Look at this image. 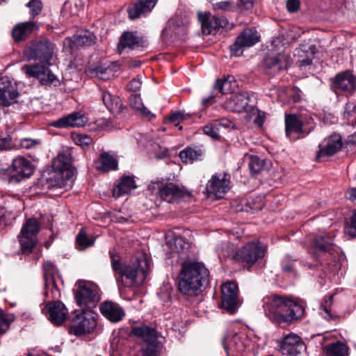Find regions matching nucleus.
I'll list each match as a JSON object with an SVG mask.
<instances>
[{
  "instance_id": "f257e3e1",
  "label": "nucleus",
  "mask_w": 356,
  "mask_h": 356,
  "mask_svg": "<svg viewBox=\"0 0 356 356\" xmlns=\"http://www.w3.org/2000/svg\"><path fill=\"white\" fill-rule=\"evenodd\" d=\"M112 268L118 284L125 287H134L140 285L145 280L149 266L146 259L136 258L129 263H122L120 257L110 252Z\"/></svg>"
},
{
  "instance_id": "f03ea898",
  "label": "nucleus",
  "mask_w": 356,
  "mask_h": 356,
  "mask_svg": "<svg viewBox=\"0 0 356 356\" xmlns=\"http://www.w3.org/2000/svg\"><path fill=\"white\" fill-rule=\"evenodd\" d=\"M209 272L200 261L187 260L181 264L178 275V286L184 295L194 296L202 291V287L209 282Z\"/></svg>"
},
{
  "instance_id": "7ed1b4c3",
  "label": "nucleus",
  "mask_w": 356,
  "mask_h": 356,
  "mask_svg": "<svg viewBox=\"0 0 356 356\" xmlns=\"http://www.w3.org/2000/svg\"><path fill=\"white\" fill-rule=\"evenodd\" d=\"M57 51L54 44L47 40H42L32 41L24 54L27 60H39L41 63L51 65Z\"/></svg>"
},
{
  "instance_id": "20e7f679",
  "label": "nucleus",
  "mask_w": 356,
  "mask_h": 356,
  "mask_svg": "<svg viewBox=\"0 0 356 356\" xmlns=\"http://www.w3.org/2000/svg\"><path fill=\"white\" fill-rule=\"evenodd\" d=\"M40 229V223L36 218H29L24 224L18 236L23 254L32 252L37 243V235Z\"/></svg>"
},
{
  "instance_id": "39448f33",
  "label": "nucleus",
  "mask_w": 356,
  "mask_h": 356,
  "mask_svg": "<svg viewBox=\"0 0 356 356\" xmlns=\"http://www.w3.org/2000/svg\"><path fill=\"white\" fill-rule=\"evenodd\" d=\"M72 156L69 150L61 152L52 161V168L56 174L58 181L56 184L62 187L69 180L72 172L70 170Z\"/></svg>"
},
{
  "instance_id": "423d86ee",
  "label": "nucleus",
  "mask_w": 356,
  "mask_h": 356,
  "mask_svg": "<svg viewBox=\"0 0 356 356\" xmlns=\"http://www.w3.org/2000/svg\"><path fill=\"white\" fill-rule=\"evenodd\" d=\"M149 188L156 190V196L158 199L168 203H175L179 201L184 195V189L175 184H161L159 181L152 182Z\"/></svg>"
},
{
  "instance_id": "0eeeda50",
  "label": "nucleus",
  "mask_w": 356,
  "mask_h": 356,
  "mask_svg": "<svg viewBox=\"0 0 356 356\" xmlns=\"http://www.w3.org/2000/svg\"><path fill=\"white\" fill-rule=\"evenodd\" d=\"M22 72L27 78L38 79L42 85L54 86L59 85V79L49 68L39 64L24 65L21 67Z\"/></svg>"
},
{
  "instance_id": "6e6552de",
  "label": "nucleus",
  "mask_w": 356,
  "mask_h": 356,
  "mask_svg": "<svg viewBox=\"0 0 356 356\" xmlns=\"http://www.w3.org/2000/svg\"><path fill=\"white\" fill-rule=\"evenodd\" d=\"M97 325V314L92 309H82L77 314L72 326V332L75 335H81L92 332Z\"/></svg>"
},
{
  "instance_id": "1a4fd4ad",
  "label": "nucleus",
  "mask_w": 356,
  "mask_h": 356,
  "mask_svg": "<svg viewBox=\"0 0 356 356\" xmlns=\"http://www.w3.org/2000/svg\"><path fill=\"white\" fill-rule=\"evenodd\" d=\"M34 171L30 161L24 157L15 158L10 167V175L8 177L10 183H19L22 179L30 177Z\"/></svg>"
},
{
  "instance_id": "9d476101",
  "label": "nucleus",
  "mask_w": 356,
  "mask_h": 356,
  "mask_svg": "<svg viewBox=\"0 0 356 356\" xmlns=\"http://www.w3.org/2000/svg\"><path fill=\"white\" fill-rule=\"evenodd\" d=\"M306 349V346L300 337L291 332L278 341V350L283 355L297 356Z\"/></svg>"
},
{
  "instance_id": "9b49d317",
  "label": "nucleus",
  "mask_w": 356,
  "mask_h": 356,
  "mask_svg": "<svg viewBox=\"0 0 356 356\" xmlns=\"http://www.w3.org/2000/svg\"><path fill=\"white\" fill-rule=\"evenodd\" d=\"M77 305L82 309H92L99 300L97 288L90 284L81 285L75 291Z\"/></svg>"
},
{
  "instance_id": "f8f14e48",
  "label": "nucleus",
  "mask_w": 356,
  "mask_h": 356,
  "mask_svg": "<svg viewBox=\"0 0 356 356\" xmlns=\"http://www.w3.org/2000/svg\"><path fill=\"white\" fill-rule=\"evenodd\" d=\"M287 299L283 296H270L264 298L263 307L265 315L272 321L286 320L288 316H283L280 314L282 308L284 307V302Z\"/></svg>"
},
{
  "instance_id": "ddd939ff",
  "label": "nucleus",
  "mask_w": 356,
  "mask_h": 356,
  "mask_svg": "<svg viewBox=\"0 0 356 356\" xmlns=\"http://www.w3.org/2000/svg\"><path fill=\"white\" fill-rule=\"evenodd\" d=\"M230 188L229 176L226 173H216L208 181L206 190L217 199L222 198Z\"/></svg>"
},
{
  "instance_id": "4468645a",
  "label": "nucleus",
  "mask_w": 356,
  "mask_h": 356,
  "mask_svg": "<svg viewBox=\"0 0 356 356\" xmlns=\"http://www.w3.org/2000/svg\"><path fill=\"white\" fill-rule=\"evenodd\" d=\"M260 35L254 29H247L236 38L235 42L230 46L232 55L238 56L245 48L250 47L259 41Z\"/></svg>"
},
{
  "instance_id": "2eb2a0df",
  "label": "nucleus",
  "mask_w": 356,
  "mask_h": 356,
  "mask_svg": "<svg viewBox=\"0 0 356 356\" xmlns=\"http://www.w3.org/2000/svg\"><path fill=\"white\" fill-rule=\"evenodd\" d=\"M221 305L229 314H234L240 303L238 298V287L235 282H228L222 286Z\"/></svg>"
},
{
  "instance_id": "dca6fc26",
  "label": "nucleus",
  "mask_w": 356,
  "mask_h": 356,
  "mask_svg": "<svg viewBox=\"0 0 356 356\" xmlns=\"http://www.w3.org/2000/svg\"><path fill=\"white\" fill-rule=\"evenodd\" d=\"M265 247L259 243L251 242L245 244L238 253L240 261L251 267L256 261L264 257Z\"/></svg>"
},
{
  "instance_id": "f3484780",
  "label": "nucleus",
  "mask_w": 356,
  "mask_h": 356,
  "mask_svg": "<svg viewBox=\"0 0 356 356\" xmlns=\"http://www.w3.org/2000/svg\"><path fill=\"white\" fill-rule=\"evenodd\" d=\"M264 65L266 73L273 76L288 68L290 57L285 54H268L265 58Z\"/></svg>"
},
{
  "instance_id": "a211bd4d",
  "label": "nucleus",
  "mask_w": 356,
  "mask_h": 356,
  "mask_svg": "<svg viewBox=\"0 0 356 356\" xmlns=\"http://www.w3.org/2000/svg\"><path fill=\"white\" fill-rule=\"evenodd\" d=\"M342 147L341 138L339 135H332L324 139L319 145V150L316 159L319 160L325 156H332Z\"/></svg>"
},
{
  "instance_id": "6ab92c4d",
  "label": "nucleus",
  "mask_w": 356,
  "mask_h": 356,
  "mask_svg": "<svg viewBox=\"0 0 356 356\" xmlns=\"http://www.w3.org/2000/svg\"><path fill=\"white\" fill-rule=\"evenodd\" d=\"M304 314V307L300 304L295 302L293 300L287 299L284 302V307L282 308L280 314L283 316H288L287 321L280 320L274 321L273 323L277 324L291 323L293 321L302 317Z\"/></svg>"
},
{
  "instance_id": "aec40b11",
  "label": "nucleus",
  "mask_w": 356,
  "mask_h": 356,
  "mask_svg": "<svg viewBox=\"0 0 356 356\" xmlns=\"http://www.w3.org/2000/svg\"><path fill=\"white\" fill-rule=\"evenodd\" d=\"M250 95L247 92L234 93L232 95L228 101L225 103V107L233 112L241 113L243 111L248 112Z\"/></svg>"
},
{
  "instance_id": "412c9836",
  "label": "nucleus",
  "mask_w": 356,
  "mask_h": 356,
  "mask_svg": "<svg viewBox=\"0 0 356 356\" xmlns=\"http://www.w3.org/2000/svg\"><path fill=\"white\" fill-rule=\"evenodd\" d=\"M87 122V118L84 114L79 112H74L63 116L51 123V125L56 128L80 127Z\"/></svg>"
},
{
  "instance_id": "4be33fe9",
  "label": "nucleus",
  "mask_w": 356,
  "mask_h": 356,
  "mask_svg": "<svg viewBox=\"0 0 356 356\" xmlns=\"http://www.w3.org/2000/svg\"><path fill=\"white\" fill-rule=\"evenodd\" d=\"M157 0H138L128 8L129 17L135 19L150 13L156 3Z\"/></svg>"
},
{
  "instance_id": "5701e85b",
  "label": "nucleus",
  "mask_w": 356,
  "mask_h": 356,
  "mask_svg": "<svg viewBox=\"0 0 356 356\" xmlns=\"http://www.w3.org/2000/svg\"><path fill=\"white\" fill-rule=\"evenodd\" d=\"M285 132L286 136L291 140L304 137L302 124L296 115H286L285 116Z\"/></svg>"
},
{
  "instance_id": "b1692460",
  "label": "nucleus",
  "mask_w": 356,
  "mask_h": 356,
  "mask_svg": "<svg viewBox=\"0 0 356 356\" xmlns=\"http://www.w3.org/2000/svg\"><path fill=\"white\" fill-rule=\"evenodd\" d=\"M102 314L111 322L120 321L125 313L122 307L111 301H105L100 306Z\"/></svg>"
},
{
  "instance_id": "393cba45",
  "label": "nucleus",
  "mask_w": 356,
  "mask_h": 356,
  "mask_svg": "<svg viewBox=\"0 0 356 356\" xmlns=\"http://www.w3.org/2000/svg\"><path fill=\"white\" fill-rule=\"evenodd\" d=\"M334 86L341 91L352 92L356 89V77L350 71L341 72L335 77Z\"/></svg>"
},
{
  "instance_id": "a878e982",
  "label": "nucleus",
  "mask_w": 356,
  "mask_h": 356,
  "mask_svg": "<svg viewBox=\"0 0 356 356\" xmlns=\"http://www.w3.org/2000/svg\"><path fill=\"white\" fill-rule=\"evenodd\" d=\"M48 318L55 325L63 323L67 316V310L61 302H54L48 304Z\"/></svg>"
},
{
  "instance_id": "bb28decb",
  "label": "nucleus",
  "mask_w": 356,
  "mask_h": 356,
  "mask_svg": "<svg viewBox=\"0 0 356 356\" xmlns=\"http://www.w3.org/2000/svg\"><path fill=\"white\" fill-rule=\"evenodd\" d=\"M223 347L229 356V350L242 353L245 350V346L240 337L235 332L229 331L223 338Z\"/></svg>"
},
{
  "instance_id": "cd10ccee",
  "label": "nucleus",
  "mask_w": 356,
  "mask_h": 356,
  "mask_svg": "<svg viewBox=\"0 0 356 356\" xmlns=\"http://www.w3.org/2000/svg\"><path fill=\"white\" fill-rule=\"evenodd\" d=\"M333 249V238L330 236H317L312 241L311 252L315 255L325 252H331Z\"/></svg>"
},
{
  "instance_id": "c85d7f7f",
  "label": "nucleus",
  "mask_w": 356,
  "mask_h": 356,
  "mask_svg": "<svg viewBox=\"0 0 356 356\" xmlns=\"http://www.w3.org/2000/svg\"><path fill=\"white\" fill-rule=\"evenodd\" d=\"M136 188V184L133 177L129 175L122 176L115 187L113 190V195L115 198L129 193Z\"/></svg>"
},
{
  "instance_id": "c756f323",
  "label": "nucleus",
  "mask_w": 356,
  "mask_h": 356,
  "mask_svg": "<svg viewBox=\"0 0 356 356\" xmlns=\"http://www.w3.org/2000/svg\"><path fill=\"white\" fill-rule=\"evenodd\" d=\"M38 29V26L31 21L19 23L14 26L12 35L15 41H21Z\"/></svg>"
},
{
  "instance_id": "7c9ffc66",
  "label": "nucleus",
  "mask_w": 356,
  "mask_h": 356,
  "mask_svg": "<svg viewBox=\"0 0 356 356\" xmlns=\"http://www.w3.org/2000/svg\"><path fill=\"white\" fill-rule=\"evenodd\" d=\"M19 92L12 84L0 88V106H9L17 102Z\"/></svg>"
},
{
  "instance_id": "2f4dec72",
  "label": "nucleus",
  "mask_w": 356,
  "mask_h": 356,
  "mask_svg": "<svg viewBox=\"0 0 356 356\" xmlns=\"http://www.w3.org/2000/svg\"><path fill=\"white\" fill-rule=\"evenodd\" d=\"M118 166V161L116 156L108 152L101 154L97 162V169L101 171L115 170Z\"/></svg>"
},
{
  "instance_id": "473e14b6",
  "label": "nucleus",
  "mask_w": 356,
  "mask_h": 356,
  "mask_svg": "<svg viewBox=\"0 0 356 356\" xmlns=\"http://www.w3.org/2000/svg\"><path fill=\"white\" fill-rule=\"evenodd\" d=\"M131 333L140 337L146 343L157 341L156 330L147 325L134 327L131 330Z\"/></svg>"
},
{
  "instance_id": "72a5a7b5",
  "label": "nucleus",
  "mask_w": 356,
  "mask_h": 356,
  "mask_svg": "<svg viewBox=\"0 0 356 356\" xmlns=\"http://www.w3.org/2000/svg\"><path fill=\"white\" fill-rule=\"evenodd\" d=\"M131 333L140 337L146 343L157 341L156 330L147 325L134 327L131 330Z\"/></svg>"
},
{
  "instance_id": "f704fd0d",
  "label": "nucleus",
  "mask_w": 356,
  "mask_h": 356,
  "mask_svg": "<svg viewBox=\"0 0 356 356\" xmlns=\"http://www.w3.org/2000/svg\"><path fill=\"white\" fill-rule=\"evenodd\" d=\"M140 42V38L136 36L135 33L132 32H125L120 38L118 50L121 52V51L125 48L134 49L139 45Z\"/></svg>"
},
{
  "instance_id": "c9c22d12",
  "label": "nucleus",
  "mask_w": 356,
  "mask_h": 356,
  "mask_svg": "<svg viewBox=\"0 0 356 356\" xmlns=\"http://www.w3.org/2000/svg\"><path fill=\"white\" fill-rule=\"evenodd\" d=\"M71 40L76 47L90 46L95 43V36L93 33L85 31L73 35Z\"/></svg>"
},
{
  "instance_id": "e433bc0d",
  "label": "nucleus",
  "mask_w": 356,
  "mask_h": 356,
  "mask_svg": "<svg viewBox=\"0 0 356 356\" xmlns=\"http://www.w3.org/2000/svg\"><path fill=\"white\" fill-rule=\"evenodd\" d=\"M203 152L199 148L186 147L179 152V157L184 163H193L201 159Z\"/></svg>"
},
{
  "instance_id": "4c0bfd02",
  "label": "nucleus",
  "mask_w": 356,
  "mask_h": 356,
  "mask_svg": "<svg viewBox=\"0 0 356 356\" xmlns=\"http://www.w3.org/2000/svg\"><path fill=\"white\" fill-rule=\"evenodd\" d=\"M129 104L133 108L139 111L140 115L143 117L147 118L148 119L154 118V115H153L148 108L144 106L140 95H131L129 97Z\"/></svg>"
},
{
  "instance_id": "58836bf2",
  "label": "nucleus",
  "mask_w": 356,
  "mask_h": 356,
  "mask_svg": "<svg viewBox=\"0 0 356 356\" xmlns=\"http://www.w3.org/2000/svg\"><path fill=\"white\" fill-rule=\"evenodd\" d=\"M102 97L104 105L111 112L116 113L120 110L122 103L119 97L108 92H103Z\"/></svg>"
},
{
  "instance_id": "ea45409f",
  "label": "nucleus",
  "mask_w": 356,
  "mask_h": 356,
  "mask_svg": "<svg viewBox=\"0 0 356 356\" xmlns=\"http://www.w3.org/2000/svg\"><path fill=\"white\" fill-rule=\"evenodd\" d=\"M236 86V83L234 77L232 76H227L223 79H218L216 81L215 84V88L218 89L222 94L232 92Z\"/></svg>"
},
{
  "instance_id": "a19ab883",
  "label": "nucleus",
  "mask_w": 356,
  "mask_h": 356,
  "mask_svg": "<svg viewBox=\"0 0 356 356\" xmlns=\"http://www.w3.org/2000/svg\"><path fill=\"white\" fill-rule=\"evenodd\" d=\"M198 19L201 22L202 29L204 34H211L212 31L215 30V22L213 16L207 13H199Z\"/></svg>"
},
{
  "instance_id": "79ce46f5",
  "label": "nucleus",
  "mask_w": 356,
  "mask_h": 356,
  "mask_svg": "<svg viewBox=\"0 0 356 356\" xmlns=\"http://www.w3.org/2000/svg\"><path fill=\"white\" fill-rule=\"evenodd\" d=\"M325 349L332 356H348V346L339 341L327 345Z\"/></svg>"
},
{
  "instance_id": "37998d69",
  "label": "nucleus",
  "mask_w": 356,
  "mask_h": 356,
  "mask_svg": "<svg viewBox=\"0 0 356 356\" xmlns=\"http://www.w3.org/2000/svg\"><path fill=\"white\" fill-rule=\"evenodd\" d=\"M168 238H170L167 241V245L172 251L178 252L185 248L186 243L181 236L172 234L168 235Z\"/></svg>"
},
{
  "instance_id": "c03bdc74",
  "label": "nucleus",
  "mask_w": 356,
  "mask_h": 356,
  "mask_svg": "<svg viewBox=\"0 0 356 356\" xmlns=\"http://www.w3.org/2000/svg\"><path fill=\"white\" fill-rule=\"evenodd\" d=\"M76 246L79 250H83L94 244L95 239L88 237L86 233L81 230L76 236Z\"/></svg>"
},
{
  "instance_id": "a18cd8bd",
  "label": "nucleus",
  "mask_w": 356,
  "mask_h": 356,
  "mask_svg": "<svg viewBox=\"0 0 356 356\" xmlns=\"http://www.w3.org/2000/svg\"><path fill=\"white\" fill-rule=\"evenodd\" d=\"M45 284L47 286V282L54 284V277L58 273V270L54 264L47 261L44 264Z\"/></svg>"
},
{
  "instance_id": "49530a36",
  "label": "nucleus",
  "mask_w": 356,
  "mask_h": 356,
  "mask_svg": "<svg viewBox=\"0 0 356 356\" xmlns=\"http://www.w3.org/2000/svg\"><path fill=\"white\" fill-rule=\"evenodd\" d=\"M15 316L8 314L0 309V334H4L9 329L10 324L14 321Z\"/></svg>"
},
{
  "instance_id": "de8ad7c7",
  "label": "nucleus",
  "mask_w": 356,
  "mask_h": 356,
  "mask_svg": "<svg viewBox=\"0 0 356 356\" xmlns=\"http://www.w3.org/2000/svg\"><path fill=\"white\" fill-rule=\"evenodd\" d=\"M93 72L97 78L103 81L108 80L113 76V70L110 67L98 66Z\"/></svg>"
},
{
  "instance_id": "09e8293b",
  "label": "nucleus",
  "mask_w": 356,
  "mask_h": 356,
  "mask_svg": "<svg viewBox=\"0 0 356 356\" xmlns=\"http://www.w3.org/2000/svg\"><path fill=\"white\" fill-rule=\"evenodd\" d=\"M248 112H250V120H252L257 125L261 127L264 122V113L257 110L253 106L250 107Z\"/></svg>"
},
{
  "instance_id": "8fccbe9b",
  "label": "nucleus",
  "mask_w": 356,
  "mask_h": 356,
  "mask_svg": "<svg viewBox=\"0 0 356 356\" xmlns=\"http://www.w3.org/2000/svg\"><path fill=\"white\" fill-rule=\"evenodd\" d=\"M264 165V161L261 159L257 156H251L249 162V167L252 172L258 173L263 168Z\"/></svg>"
},
{
  "instance_id": "3c124183",
  "label": "nucleus",
  "mask_w": 356,
  "mask_h": 356,
  "mask_svg": "<svg viewBox=\"0 0 356 356\" xmlns=\"http://www.w3.org/2000/svg\"><path fill=\"white\" fill-rule=\"evenodd\" d=\"M72 138L77 145L81 146L83 148L88 147L92 142V138L86 134H74L72 135Z\"/></svg>"
},
{
  "instance_id": "603ef678",
  "label": "nucleus",
  "mask_w": 356,
  "mask_h": 356,
  "mask_svg": "<svg viewBox=\"0 0 356 356\" xmlns=\"http://www.w3.org/2000/svg\"><path fill=\"white\" fill-rule=\"evenodd\" d=\"M39 144L38 140L31 138L15 139V147L30 149Z\"/></svg>"
},
{
  "instance_id": "864d4df0",
  "label": "nucleus",
  "mask_w": 356,
  "mask_h": 356,
  "mask_svg": "<svg viewBox=\"0 0 356 356\" xmlns=\"http://www.w3.org/2000/svg\"><path fill=\"white\" fill-rule=\"evenodd\" d=\"M160 345L158 341L147 343V347L143 350V356H158L160 350Z\"/></svg>"
},
{
  "instance_id": "5fc2aeb1",
  "label": "nucleus",
  "mask_w": 356,
  "mask_h": 356,
  "mask_svg": "<svg viewBox=\"0 0 356 356\" xmlns=\"http://www.w3.org/2000/svg\"><path fill=\"white\" fill-rule=\"evenodd\" d=\"M26 6L30 8V14L33 17L39 15L42 11V4L39 0H31Z\"/></svg>"
},
{
  "instance_id": "6e6d98bb",
  "label": "nucleus",
  "mask_w": 356,
  "mask_h": 356,
  "mask_svg": "<svg viewBox=\"0 0 356 356\" xmlns=\"http://www.w3.org/2000/svg\"><path fill=\"white\" fill-rule=\"evenodd\" d=\"M247 204L250 208V211L253 213L261 211L264 206L263 199L261 197H258L256 200H249Z\"/></svg>"
},
{
  "instance_id": "4d7b16f0",
  "label": "nucleus",
  "mask_w": 356,
  "mask_h": 356,
  "mask_svg": "<svg viewBox=\"0 0 356 356\" xmlns=\"http://www.w3.org/2000/svg\"><path fill=\"white\" fill-rule=\"evenodd\" d=\"M218 127L216 126V122L214 124H207L203 127L204 134L213 138H218Z\"/></svg>"
},
{
  "instance_id": "13d9d810",
  "label": "nucleus",
  "mask_w": 356,
  "mask_h": 356,
  "mask_svg": "<svg viewBox=\"0 0 356 356\" xmlns=\"http://www.w3.org/2000/svg\"><path fill=\"white\" fill-rule=\"evenodd\" d=\"M345 232L352 237H356V210L350 218V225L346 227Z\"/></svg>"
},
{
  "instance_id": "bf43d9fd",
  "label": "nucleus",
  "mask_w": 356,
  "mask_h": 356,
  "mask_svg": "<svg viewBox=\"0 0 356 356\" xmlns=\"http://www.w3.org/2000/svg\"><path fill=\"white\" fill-rule=\"evenodd\" d=\"M188 115L185 114L183 111H179L173 113L169 118V120L171 123L177 126L181 121L187 118Z\"/></svg>"
},
{
  "instance_id": "052dcab7",
  "label": "nucleus",
  "mask_w": 356,
  "mask_h": 356,
  "mask_svg": "<svg viewBox=\"0 0 356 356\" xmlns=\"http://www.w3.org/2000/svg\"><path fill=\"white\" fill-rule=\"evenodd\" d=\"M141 85V77L140 76H137L128 83L127 88L129 90L137 91L140 88Z\"/></svg>"
},
{
  "instance_id": "680f3d73",
  "label": "nucleus",
  "mask_w": 356,
  "mask_h": 356,
  "mask_svg": "<svg viewBox=\"0 0 356 356\" xmlns=\"http://www.w3.org/2000/svg\"><path fill=\"white\" fill-rule=\"evenodd\" d=\"M15 140H13L12 138L8 136L6 138H1L0 140V147L3 149H10L13 147H15Z\"/></svg>"
},
{
  "instance_id": "e2e57ef3",
  "label": "nucleus",
  "mask_w": 356,
  "mask_h": 356,
  "mask_svg": "<svg viewBox=\"0 0 356 356\" xmlns=\"http://www.w3.org/2000/svg\"><path fill=\"white\" fill-rule=\"evenodd\" d=\"M300 6V3L299 0H287L286 1V8L289 12L290 13H296L297 12Z\"/></svg>"
},
{
  "instance_id": "0e129e2a",
  "label": "nucleus",
  "mask_w": 356,
  "mask_h": 356,
  "mask_svg": "<svg viewBox=\"0 0 356 356\" xmlns=\"http://www.w3.org/2000/svg\"><path fill=\"white\" fill-rule=\"evenodd\" d=\"M216 126H218V127H225V128H232V129L235 128L234 123L228 118H222L220 120H216Z\"/></svg>"
},
{
  "instance_id": "69168bd1",
  "label": "nucleus",
  "mask_w": 356,
  "mask_h": 356,
  "mask_svg": "<svg viewBox=\"0 0 356 356\" xmlns=\"http://www.w3.org/2000/svg\"><path fill=\"white\" fill-rule=\"evenodd\" d=\"M356 113V104L354 102H348L346 104L344 111L346 118L351 117Z\"/></svg>"
},
{
  "instance_id": "338daca9",
  "label": "nucleus",
  "mask_w": 356,
  "mask_h": 356,
  "mask_svg": "<svg viewBox=\"0 0 356 356\" xmlns=\"http://www.w3.org/2000/svg\"><path fill=\"white\" fill-rule=\"evenodd\" d=\"M215 9L222 10H229L232 8V2L229 1H220L213 5Z\"/></svg>"
},
{
  "instance_id": "774afa93",
  "label": "nucleus",
  "mask_w": 356,
  "mask_h": 356,
  "mask_svg": "<svg viewBox=\"0 0 356 356\" xmlns=\"http://www.w3.org/2000/svg\"><path fill=\"white\" fill-rule=\"evenodd\" d=\"M213 20L215 22V29L218 28H226L228 24V22L225 18L218 17L216 16H213Z\"/></svg>"
}]
</instances>
